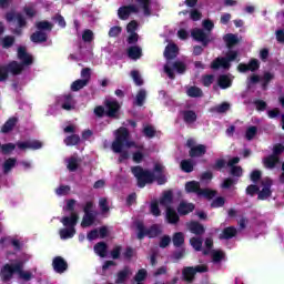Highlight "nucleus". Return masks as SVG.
I'll return each mask as SVG.
<instances>
[{"label":"nucleus","mask_w":284,"mask_h":284,"mask_svg":"<svg viewBox=\"0 0 284 284\" xmlns=\"http://www.w3.org/2000/svg\"><path fill=\"white\" fill-rule=\"evenodd\" d=\"M122 148H135L139 152L144 150L143 144H136V142L130 140V131L125 126H121L115 131V139L111 144L112 152H121Z\"/></svg>","instance_id":"1"},{"label":"nucleus","mask_w":284,"mask_h":284,"mask_svg":"<svg viewBox=\"0 0 284 284\" xmlns=\"http://www.w3.org/2000/svg\"><path fill=\"white\" fill-rule=\"evenodd\" d=\"M131 172L138 181V187L141 189L154 183V181L156 180V175H154V172L150 170H144L141 165L133 166L131 169Z\"/></svg>","instance_id":"2"},{"label":"nucleus","mask_w":284,"mask_h":284,"mask_svg":"<svg viewBox=\"0 0 284 284\" xmlns=\"http://www.w3.org/2000/svg\"><path fill=\"white\" fill-rule=\"evenodd\" d=\"M236 59H239V51L231 50L226 53V57L213 60L211 68L212 70H219L220 68H223V70H230V68H232V61H236Z\"/></svg>","instance_id":"3"},{"label":"nucleus","mask_w":284,"mask_h":284,"mask_svg":"<svg viewBox=\"0 0 284 284\" xmlns=\"http://www.w3.org/2000/svg\"><path fill=\"white\" fill-rule=\"evenodd\" d=\"M205 272H209L207 265H196V266H184L182 268V277L185 283H194L196 280V274H205Z\"/></svg>","instance_id":"4"},{"label":"nucleus","mask_w":284,"mask_h":284,"mask_svg":"<svg viewBox=\"0 0 284 284\" xmlns=\"http://www.w3.org/2000/svg\"><path fill=\"white\" fill-rule=\"evenodd\" d=\"M19 262L14 264L7 263L0 270V278L2 283H10L14 278V274L18 273Z\"/></svg>","instance_id":"5"},{"label":"nucleus","mask_w":284,"mask_h":284,"mask_svg":"<svg viewBox=\"0 0 284 284\" xmlns=\"http://www.w3.org/2000/svg\"><path fill=\"white\" fill-rule=\"evenodd\" d=\"M105 108V116L108 119H121V104L116 100H105L104 101Z\"/></svg>","instance_id":"6"},{"label":"nucleus","mask_w":284,"mask_h":284,"mask_svg":"<svg viewBox=\"0 0 284 284\" xmlns=\"http://www.w3.org/2000/svg\"><path fill=\"white\" fill-rule=\"evenodd\" d=\"M174 70H175V72H178V74H185V72L187 70V65L184 64V62H182V61L173 62L172 68L170 65L165 64L164 72L169 77V79H171L172 81H174V79H176V75L174 74Z\"/></svg>","instance_id":"7"},{"label":"nucleus","mask_w":284,"mask_h":284,"mask_svg":"<svg viewBox=\"0 0 284 284\" xmlns=\"http://www.w3.org/2000/svg\"><path fill=\"white\" fill-rule=\"evenodd\" d=\"M7 23H12L14 20L18 23V28H28V20L23 17V13L16 11H8L4 14Z\"/></svg>","instance_id":"8"},{"label":"nucleus","mask_w":284,"mask_h":284,"mask_svg":"<svg viewBox=\"0 0 284 284\" xmlns=\"http://www.w3.org/2000/svg\"><path fill=\"white\" fill-rule=\"evenodd\" d=\"M191 37L197 43H202L203 48H207V45H210V43L212 42V39H210V34H207L203 29H193L191 31Z\"/></svg>","instance_id":"9"},{"label":"nucleus","mask_w":284,"mask_h":284,"mask_svg":"<svg viewBox=\"0 0 284 284\" xmlns=\"http://www.w3.org/2000/svg\"><path fill=\"white\" fill-rule=\"evenodd\" d=\"M272 185H274V181H272L270 178H266L264 181H262L263 189L257 193L258 201H267V199L272 196Z\"/></svg>","instance_id":"10"},{"label":"nucleus","mask_w":284,"mask_h":284,"mask_svg":"<svg viewBox=\"0 0 284 284\" xmlns=\"http://www.w3.org/2000/svg\"><path fill=\"white\" fill-rule=\"evenodd\" d=\"M130 14H139V7L136 4L122 6L118 9V17L121 21H128Z\"/></svg>","instance_id":"11"},{"label":"nucleus","mask_w":284,"mask_h":284,"mask_svg":"<svg viewBox=\"0 0 284 284\" xmlns=\"http://www.w3.org/2000/svg\"><path fill=\"white\" fill-rule=\"evenodd\" d=\"M131 3H135L138 8V13L143 12L144 17L152 16V0H130Z\"/></svg>","instance_id":"12"},{"label":"nucleus","mask_w":284,"mask_h":284,"mask_svg":"<svg viewBox=\"0 0 284 284\" xmlns=\"http://www.w3.org/2000/svg\"><path fill=\"white\" fill-rule=\"evenodd\" d=\"M261 68V62L256 58H252L248 63H240L237 70L245 74V72H256Z\"/></svg>","instance_id":"13"},{"label":"nucleus","mask_w":284,"mask_h":284,"mask_svg":"<svg viewBox=\"0 0 284 284\" xmlns=\"http://www.w3.org/2000/svg\"><path fill=\"white\" fill-rule=\"evenodd\" d=\"M18 59L21 65L24 68H28L29 65H32L34 63V58L30 53H28V50L26 47H19L18 48Z\"/></svg>","instance_id":"14"},{"label":"nucleus","mask_w":284,"mask_h":284,"mask_svg":"<svg viewBox=\"0 0 284 284\" xmlns=\"http://www.w3.org/2000/svg\"><path fill=\"white\" fill-rule=\"evenodd\" d=\"M0 245H12L14 252H21L23 250V243L18 239H13L10 236L1 237Z\"/></svg>","instance_id":"15"},{"label":"nucleus","mask_w":284,"mask_h":284,"mask_svg":"<svg viewBox=\"0 0 284 284\" xmlns=\"http://www.w3.org/2000/svg\"><path fill=\"white\" fill-rule=\"evenodd\" d=\"M52 267L57 274H63L68 271V262L61 256H55L52 261Z\"/></svg>","instance_id":"16"},{"label":"nucleus","mask_w":284,"mask_h":284,"mask_svg":"<svg viewBox=\"0 0 284 284\" xmlns=\"http://www.w3.org/2000/svg\"><path fill=\"white\" fill-rule=\"evenodd\" d=\"M61 223L64 227H70L72 230H75L77 223H79V214L78 213H71L70 216H63L61 219Z\"/></svg>","instance_id":"17"},{"label":"nucleus","mask_w":284,"mask_h":284,"mask_svg":"<svg viewBox=\"0 0 284 284\" xmlns=\"http://www.w3.org/2000/svg\"><path fill=\"white\" fill-rule=\"evenodd\" d=\"M206 153L207 146L204 144H197L195 148L189 150V156H191V159H201V156H205Z\"/></svg>","instance_id":"18"},{"label":"nucleus","mask_w":284,"mask_h":284,"mask_svg":"<svg viewBox=\"0 0 284 284\" xmlns=\"http://www.w3.org/2000/svg\"><path fill=\"white\" fill-rule=\"evenodd\" d=\"M7 69L13 77H19L26 70V67L13 60L7 64Z\"/></svg>","instance_id":"19"},{"label":"nucleus","mask_w":284,"mask_h":284,"mask_svg":"<svg viewBox=\"0 0 284 284\" xmlns=\"http://www.w3.org/2000/svg\"><path fill=\"white\" fill-rule=\"evenodd\" d=\"M239 234V231L234 226H227L223 229L222 233L219 235L220 241H230Z\"/></svg>","instance_id":"20"},{"label":"nucleus","mask_w":284,"mask_h":284,"mask_svg":"<svg viewBox=\"0 0 284 284\" xmlns=\"http://www.w3.org/2000/svg\"><path fill=\"white\" fill-rule=\"evenodd\" d=\"M278 163H281V158L273 154L263 159V165L266 168V170H274Z\"/></svg>","instance_id":"21"},{"label":"nucleus","mask_w":284,"mask_h":284,"mask_svg":"<svg viewBox=\"0 0 284 284\" xmlns=\"http://www.w3.org/2000/svg\"><path fill=\"white\" fill-rule=\"evenodd\" d=\"M193 210H195V206L193 203H187L182 201L178 205V214H180V216H187V214H191Z\"/></svg>","instance_id":"22"},{"label":"nucleus","mask_w":284,"mask_h":284,"mask_svg":"<svg viewBox=\"0 0 284 284\" xmlns=\"http://www.w3.org/2000/svg\"><path fill=\"white\" fill-rule=\"evenodd\" d=\"M179 54V47L174 43L168 44L164 50V57L168 61H172V59H176Z\"/></svg>","instance_id":"23"},{"label":"nucleus","mask_w":284,"mask_h":284,"mask_svg":"<svg viewBox=\"0 0 284 284\" xmlns=\"http://www.w3.org/2000/svg\"><path fill=\"white\" fill-rule=\"evenodd\" d=\"M181 114L183 116V121L186 124H192V123H196V119H199V116L196 115V111L194 110H183L181 111Z\"/></svg>","instance_id":"24"},{"label":"nucleus","mask_w":284,"mask_h":284,"mask_svg":"<svg viewBox=\"0 0 284 284\" xmlns=\"http://www.w3.org/2000/svg\"><path fill=\"white\" fill-rule=\"evenodd\" d=\"M189 230L191 234H195V236H203L205 234V226L199 222H191L189 224Z\"/></svg>","instance_id":"25"},{"label":"nucleus","mask_w":284,"mask_h":284,"mask_svg":"<svg viewBox=\"0 0 284 284\" xmlns=\"http://www.w3.org/2000/svg\"><path fill=\"white\" fill-rule=\"evenodd\" d=\"M126 54L129 59H132L133 61H139V59L143 57V50L139 45H133L128 49Z\"/></svg>","instance_id":"26"},{"label":"nucleus","mask_w":284,"mask_h":284,"mask_svg":"<svg viewBox=\"0 0 284 284\" xmlns=\"http://www.w3.org/2000/svg\"><path fill=\"white\" fill-rule=\"evenodd\" d=\"M185 192L187 194H201V183L197 181H190L185 183Z\"/></svg>","instance_id":"27"},{"label":"nucleus","mask_w":284,"mask_h":284,"mask_svg":"<svg viewBox=\"0 0 284 284\" xmlns=\"http://www.w3.org/2000/svg\"><path fill=\"white\" fill-rule=\"evenodd\" d=\"M166 221L171 225H176V223L181 221V217H179V213H176V211L172 206H168L166 209Z\"/></svg>","instance_id":"28"},{"label":"nucleus","mask_w":284,"mask_h":284,"mask_svg":"<svg viewBox=\"0 0 284 284\" xmlns=\"http://www.w3.org/2000/svg\"><path fill=\"white\" fill-rule=\"evenodd\" d=\"M93 250L100 258H105L108 256V243L105 242H98L94 246Z\"/></svg>","instance_id":"29"},{"label":"nucleus","mask_w":284,"mask_h":284,"mask_svg":"<svg viewBox=\"0 0 284 284\" xmlns=\"http://www.w3.org/2000/svg\"><path fill=\"white\" fill-rule=\"evenodd\" d=\"M130 274H132V271H130V266H124L123 270L118 272L115 283L116 284L125 283Z\"/></svg>","instance_id":"30"},{"label":"nucleus","mask_w":284,"mask_h":284,"mask_svg":"<svg viewBox=\"0 0 284 284\" xmlns=\"http://www.w3.org/2000/svg\"><path fill=\"white\" fill-rule=\"evenodd\" d=\"M18 276L21 281H32V273L30 271H23V262L22 261H18Z\"/></svg>","instance_id":"31"},{"label":"nucleus","mask_w":284,"mask_h":284,"mask_svg":"<svg viewBox=\"0 0 284 284\" xmlns=\"http://www.w3.org/2000/svg\"><path fill=\"white\" fill-rule=\"evenodd\" d=\"M174 201V194L172 193V191H165L162 195V197H160V205H162L163 207H171L170 204L173 203Z\"/></svg>","instance_id":"32"},{"label":"nucleus","mask_w":284,"mask_h":284,"mask_svg":"<svg viewBox=\"0 0 284 284\" xmlns=\"http://www.w3.org/2000/svg\"><path fill=\"white\" fill-rule=\"evenodd\" d=\"M224 42L226 44V48H229V50H232L234 45H239L240 43L239 36L234 33H227L224 36Z\"/></svg>","instance_id":"33"},{"label":"nucleus","mask_w":284,"mask_h":284,"mask_svg":"<svg viewBox=\"0 0 284 284\" xmlns=\"http://www.w3.org/2000/svg\"><path fill=\"white\" fill-rule=\"evenodd\" d=\"M32 43H45L48 41V33L43 31H36L30 36Z\"/></svg>","instance_id":"34"},{"label":"nucleus","mask_w":284,"mask_h":284,"mask_svg":"<svg viewBox=\"0 0 284 284\" xmlns=\"http://www.w3.org/2000/svg\"><path fill=\"white\" fill-rule=\"evenodd\" d=\"M97 221V214L94 213H84L81 222V227H92Z\"/></svg>","instance_id":"35"},{"label":"nucleus","mask_w":284,"mask_h":284,"mask_svg":"<svg viewBox=\"0 0 284 284\" xmlns=\"http://www.w3.org/2000/svg\"><path fill=\"white\" fill-rule=\"evenodd\" d=\"M13 168H17V158L7 159L2 164L3 174H10Z\"/></svg>","instance_id":"36"},{"label":"nucleus","mask_w":284,"mask_h":284,"mask_svg":"<svg viewBox=\"0 0 284 284\" xmlns=\"http://www.w3.org/2000/svg\"><path fill=\"white\" fill-rule=\"evenodd\" d=\"M217 85L221 90H227V88H232V79L227 74H222L217 78Z\"/></svg>","instance_id":"37"},{"label":"nucleus","mask_w":284,"mask_h":284,"mask_svg":"<svg viewBox=\"0 0 284 284\" xmlns=\"http://www.w3.org/2000/svg\"><path fill=\"white\" fill-rule=\"evenodd\" d=\"M135 227H136V239L139 241H143L145 236H148V227H145V224L141 221L135 222Z\"/></svg>","instance_id":"38"},{"label":"nucleus","mask_w":284,"mask_h":284,"mask_svg":"<svg viewBox=\"0 0 284 284\" xmlns=\"http://www.w3.org/2000/svg\"><path fill=\"white\" fill-rule=\"evenodd\" d=\"M172 243L174 247H183L185 245V234L183 232H176L172 236Z\"/></svg>","instance_id":"39"},{"label":"nucleus","mask_w":284,"mask_h":284,"mask_svg":"<svg viewBox=\"0 0 284 284\" xmlns=\"http://www.w3.org/2000/svg\"><path fill=\"white\" fill-rule=\"evenodd\" d=\"M62 110H74V98L72 94H65L63 95V103L61 105Z\"/></svg>","instance_id":"40"},{"label":"nucleus","mask_w":284,"mask_h":284,"mask_svg":"<svg viewBox=\"0 0 284 284\" xmlns=\"http://www.w3.org/2000/svg\"><path fill=\"white\" fill-rule=\"evenodd\" d=\"M59 234L62 241H68V239L74 237V234H77V229H70V227L61 229L59 231Z\"/></svg>","instance_id":"41"},{"label":"nucleus","mask_w":284,"mask_h":284,"mask_svg":"<svg viewBox=\"0 0 284 284\" xmlns=\"http://www.w3.org/2000/svg\"><path fill=\"white\" fill-rule=\"evenodd\" d=\"M146 98L148 92L145 91V89H141L135 95L134 105H138V108H143Z\"/></svg>","instance_id":"42"},{"label":"nucleus","mask_w":284,"mask_h":284,"mask_svg":"<svg viewBox=\"0 0 284 284\" xmlns=\"http://www.w3.org/2000/svg\"><path fill=\"white\" fill-rule=\"evenodd\" d=\"M19 120L17 118H10L1 128V132L3 134H8V132H12L14 130V125H17V122Z\"/></svg>","instance_id":"43"},{"label":"nucleus","mask_w":284,"mask_h":284,"mask_svg":"<svg viewBox=\"0 0 284 284\" xmlns=\"http://www.w3.org/2000/svg\"><path fill=\"white\" fill-rule=\"evenodd\" d=\"M180 168L182 172L190 174L191 172H194V162H192L191 159L182 160L180 163Z\"/></svg>","instance_id":"44"},{"label":"nucleus","mask_w":284,"mask_h":284,"mask_svg":"<svg viewBox=\"0 0 284 284\" xmlns=\"http://www.w3.org/2000/svg\"><path fill=\"white\" fill-rule=\"evenodd\" d=\"M186 94L191 99H201V97H203V90H201L199 87H190L186 90Z\"/></svg>","instance_id":"45"},{"label":"nucleus","mask_w":284,"mask_h":284,"mask_svg":"<svg viewBox=\"0 0 284 284\" xmlns=\"http://www.w3.org/2000/svg\"><path fill=\"white\" fill-rule=\"evenodd\" d=\"M262 90H267V85L274 81V73L266 71L264 72L262 79Z\"/></svg>","instance_id":"46"},{"label":"nucleus","mask_w":284,"mask_h":284,"mask_svg":"<svg viewBox=\"0 0 284 284\" xmlns=\"http://www.w3.org/2000/svg\"><path fill=\"white\" fill-rule=\"evenodd\" d=\"M89 82L88 80L78 79L72 82L71 84V91L72 92H79V90H83V88L88 87Z\"/></svg>","instance_id":"47"},{"label":"nucleus","mask_w":284,"mask_h":284,"mask_svg":"<svg viewBox=\"0 0 284 284\" xmlns=\"http://www.w3.org/2000/svg\"><path fill=\"white\" fill-rule=\"evenodd\" d=\"M36 28L38 31L43 32L45 30L47 32H52V22L48 20L39 21L36 23Z\"/></svg>","instance_id":"48"},{"label":"nucleus","mask_w":284,"mask_h":284,"mask_svg":"<svg viewBox=\"0 0 284 284\" xmlns=\"http://www.w3.org/2000/svg\"><path fill=\"white\" fill-rule=\"evenodd\" d=\"M16 41H17V39L14 38V36H6L1 40V45H2L3 50H9V48H12V45H14Z\"/></svg>","instance_id":"49"},{"label":"nucleus","mask_w":284,"mask_h":284,"mask_svg":"<svg viewBox=\"0 0 284 284\" xmlns=\"http://www.w3.org/2000/svg\"><path fill=\"white\" fill-rule=\"evenodd\" d=\"M81 143V136L79 134H71L64 139V144L68 146L79 145Z\"/></svg>","instance_id":"50"},{"label":"nucleus","mask_w":284,"mask_h":284,"mask_svg":"<svg viewBox=\"0 0 284 284\" xmlns=\"http://www.w3.org/2000/svg\"><path fill=\"white\" fill-rule=\"evenodd\" d=\"M190 245L195 250V252H201L203 250V239L201 237H191Z\"/></svg>","instance_id":"51"},{"label":"nucleus","mask_w":284,"mask_h":284,"mask_svg":"<svg viewBox=\"0 0 284 284\" xmlns=\"http://www.w3.org/2000/svg\"><path fill=\"white\" fill-rule=\"evenodd\" d=\"M67 168L69 172H77L79 170V159L77 156L69 158Z\"/></svg>","instance_id":"52"},{"label":"nucleus","mask_w":284,"mask_h":284,"mask_svg":"<svg viewBox=\"0 0 284 284\" xmlns=\"http://www.w3.org/2000/svg\"><path fill=\"white\" fill-rule=\"evenodd\" d=\"M159 234H161V230L159 229V226L156 224H153L150 226V229H146V236L149 239H156V236H159Z\"/></svg>","instance_id":"53"},{"label":"nucleus","mask_w":284,"mask_h":284,"mask_svg":"<svg viewBox=\"0 0 284 284\" xmlns=\"http://www.w3.org/2000/svg\"><path fill=\"white\" fill-rule=\"evenodd\" d=\"M199 196H204V199H207V201H212V199L216 196V191L210 189H201Z\"/></svg>","instance_id":"54"},{"label":"nucleus","mask_w":284,"mask_h":284,"mask_svg":"<svg viewBox=\"0 0 284 284\" xmlns=\"http://www.w3.org/2000/svg\"><path fill=\"white\" fill-rule=\"evenodd\" d=\"M82 41L84 43H92L94 41V32L90 29H87L82 32Z\"/></svg>","instance_id":"55"},{"label":"nucleus","mask_w":284,"mask_h":284,"mask_svg":"<svg viewBox=\"0 0 284 284\" xmlns=\"http://www.w3.org/2000/svg\"><path fill=\"white\" fill-rule=\"evenodd\" d=\"M257 133H258V126H248L245 133L246 141H252Z\"/></svg>","instance_id":"56"},{"label":"nucleus","mask_w":284,"mask_h":284,"mask_svg":"<svg viewBox=\"0 0 284 284\" xmlns=\"http://www.w3.org/2000/svg\"><path fill=\"white\" fill-rule=\"evenodd\" d=\"M134 254H136V251L132 246H126L122 256L124 261H132V258H134Z\"/></svg>","instance_id":"57"},{"label":"nucleus","mask_w":284,"mask_h":284,"mask_svg":"<svg viewBox=\"0 0 284 284\" xmlns=\"http://www.w3.org/2000/svg\"><path fill=\"white\" fill-rule=\"evenodd\" d=\"M211 254L213 263H221L225 258V252L223 251L213 250Z\"/></svg>","instance_id":"58"},{"label":"nucleus","mask_w":284,"mask_h":284,"mask_svg":"<svg viewBox=\"0 0 284 284\" xmlns=\"http://www.w3.org/2000/svg\"><path fill=\"white\" fill-rule=\"evenodd\" d=\"M145 278H148V271L145 268L139 270L134 276L136 283H143Z\"/></svg>","instance_id":"59"},{"label":"nucleus","mask_w":284,"mask_h":284,"mask_svg":"<svg viewBox=\"0 0 284 284\" xmlns=\"http://www.w3.org/2000/svg\"><path fill=\"white\" fill-rule=\"evenodd\" d=\"M223 205H225V197L223 196H217L215 197L212 203H211V207L213 210H216L219 207H223Z\"/></svg>","instance_id":"60"},{"label":"nucleus","mask_w":284,"mask_h":284,"mask_svg":"<svg viewBox=\"0 0 284 284\" xmlns=\"http://www.w3.org/2000/svg\"><path fill=\"white\" fill-rule=\"evenodd\" d=\"M189 14L191 21H201L203 19V13L199 9H192Z\"/></svg>","instance_id":"61"},{"label":"nucleus","mask_w":284,"mask_h":284,"mask_svg":"<svg viewBox=\"0 0 284 284\" xmlns=\"http://www.w3.org/2000/svg\"><path fill=\"white\" fill-rule=\"evenodd\" d=\"M150 212L153 216H161V209L159 207V201L151 202Z\"/></svg>","instance_id":"62"},{"label":"nucleus","mask_w":284,"mask_h":284,"mask_svg":"<svg viewBox=\"0 0 284 284\" xmlns=\"http://www.w3.org/2000/svg\"><path fill=\"white\" fill-rule=\"evenodd\" d=\"M230 174L231 176H235L236 179H241V176H243V168L241 166H230Z\"/></svg>","instance_id":"63"},{"label":"nucleus","mask_w":284,"mask_h":284,"mask_svg":"<svg viewBox=\"0 0 284 284\" xmlns=\"http://www.w3.org/2000/svg\"><path fill=\"white\" fill-rule=\"evenodd\" d=\"M284 152V145L282 143H276L273 146V156H278V159H281V154H283Z\"/></svg>","instance_id":"64"}]
</instances>
